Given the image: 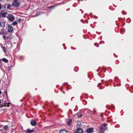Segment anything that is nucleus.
<instances>
[{"instance_id": "f257e3e1", "label": "nucleus", "mask_w": 133, "mask_h": 133, "mask_svg": "<svg viewBox=\"0 0 133 133\" xmlns=\"http://www.w3.org/2000/svg\"><path fill=\"white\" fill-rule=\"evenodd\" d=\"M7 18L10 22L13 21L15 19V17L12 15H9L7 17Z\"/></svg>"}, {"instance_id": "f03ea898", "label": "nucleus", "mask_w": 133, "mask_h": 133, "mask_svg": "<svg viewBox=\"0 0 133 133\" xmlns=\"http://www.w3.org/2000/svg\"><path fill=\"white\" fill-rule=\"evenodd\" d=\"M18 0H14L12 2V5L15 7H18L19 6V3L17 1Z\"/></svg>"}, {"instance_id": "7ed1b4c3", "label": "nucleus", "mask_w": 133, "mask_h": 133, "mask_svg": "<svg viewBox=\"0 0 133 133\" xmlns=\"http://www.w3.org/2000/svg\"><path fill=\"white\" fill-rule=\"evenodd\" d=\"M30 124L33 126H35L37 124V122L35 120H32L30 122Z\"/></svg>"}, {"instance_id": "20e7f679", "label": "nucleus", "mask_w": 133, "mask_h": 133, "mask_svg": "<svg viewBox=\"0 0 133 133\" xmlns=\"http://www.w3.org/2000/svg\"><path fill=\"white\" fill-rule=\"evenodd\" d=\"M13 30L12 27L10 25H8V32H11Z\"/></svg>"}, {"instance_id": "39448f33", "label": "nucleus", "mask_w": 133, "mask_h": 133, "mask_svg": "<svg viewBox=\"0 0 133 133\" xmlns=\"http://www.w3.org/2000/svg\"><path fill=\"white\" fill-rule=\"evenodd\" d=\"M94 131L93 128H91L87 129L86 132L87 133H91Z\"/></svg>"}, {"instance_id": "423d86ee", "label": "nucleus", "mask_w": 133, "mask_h": 133, "mask_svg": "<svg viewBox=\"0 0 133 133\" xmlns=\"http://www.w3.org/2000/svg\"><path fill=\"white\" fill-rule=\"evenodd\" d=\"M83 132V130L81 129L78 128H77L76 131V133H82Z\"/></svg>"}, {"instance_id": "0eeeda50", "label": "nucleus", "mask_w": 133, "mask_h": 133, "mask_svg": "<svg viewBox=\"0 0 133 133\" xmlns=\"http://www.w3.org/2000/svg\"><path fill=\"white\" fill-rule=\"evenodd\" d=\"M7 14L6 12H1V14L2 17H5L6 15Z\"/></svg>"}, {"instance_id": "6e6552de", "label": "nucleus", "mask_w": 133, "mask_h": 133, "mask_svg": "<svg viewBox=\"0 0 133 133\" xmlns=\"http://www.w3.org/2000/svg\"><path fill=\"white\" fill-rule=\"evenodd\" d=\"M107 125V124H104L102 125L101 127L103 129H104L105 130L106 129V127Z\"/></svg>"}, {"instance_id": "1a4fd4ad", "label": "nucleus", "mask_w": 133, "mask_h": 133, "mask_svg": "<svg viewBox=\"0 0 133 133\" xmlns=\"http://www.w3.org/2000/svg\"><path fill=\"white\" fill-rule=\"evenodd\" d=\"M59 132L60 133H69L66 130L64 129L60 131Z\"/></svg>"}, {"instance_id": "9d476101", "label": "nucleus", "mask_w": 133, "mask_h": 133, "mask_svg": "<svg viewBox=\"0 0 133 133\" xmlns=\"http://www.w3.org/2000/svg\"><path fill=\"white\" fill-rule=\"evenodd\" d=\"M5 22H1L0 26H1L3 27H4L5 26Z\"/></svg>"}, {"instance_id": "9b49d317", "label": "nucleus", "mask_w": 133, "mask_h": 133, "mask_svg": "<svg viewBox=\"0 0 133 133\" xmlns=\"http://www.w3.org/2000/svg\"><path fill=\"white\" fill-rule=\"evenodd\" d=\"M9 103H3L2 104V106H1V107H9Z\"/></svg>"}, {"instance_id": "f8f14e48", "label": "nucleus", "mask_w": 133, "mask_h": 133, "mask_svg": "<svg viewBox=\"0 0 133 133\" xmlns=\"http://www.w3.org/2000/svg\"><path fill=\"white\" fill-rule=\"evenodd\" d=\"M34 131V130H30L29 129H28L26 132L25 133H31V132H33Z\"/></svg>"}, {"instance_id": "ddd939ff", "label": "nucleus", "mask_w": 133, "mask_h": 133, "mask_svg": "<svg viewBox=\"0 0 133 133\" xmlns=\"http://www.w3.org/2000/svg\"><path fill=\"white\" fill-rule=\"evenodd\" d=\"M105 130L103 129V128L101 127L99 129V133H103Z\"/></svg>"}, {"instance_id": "4468645a", "label": "nucleus", "mask_w": 133, "mask_h": 133, "mask_svg": "<svg viewBox=\"0 0 133 133\" xmlns=\"http://www.w3.org/2000/svg\"><path fill=\"white\" fill-rule=\"evenodd\" d=\"M2 61L3 62L6 63L8 62V60L7 59L4 58L2 59Z\"/></svg>"}, {"instance_id": "2eb2a0df", "label": "nucleus", "mask_w": 133, "mask_h": 133, "mask_svg": "<svg viewBox=\"0 0 133 133\" xmlns=\"http://www.w3.org/2000/svg\"><path fill=\"white\" fill-rule=\"evenodd\" d=\"M8 125H5L3 127V128L4 130L7 129H8Z\"/></svg>"}, {"instance_id": "dca6fc26", "label": "nucleus", "mask_w": 133, "mask_h": 133, "mask_svg": "<svg viewBox=\"0 0 133 133\" xmlns=\"http://www.w3.org/2000/svg\"><path fill=\"white\" fill-rule=\"evenodd\" d=\"M72 120L71 119H70L68 121L67 123L69 125H70L71 123H72Z\"/></svg>"}, {"instance_id": "f3484780", "label": "nucleus", "mask_w": 133, "mask_h": 133, "mask_svg": "<svg viewBox=\"0 0 133 133\" xmlns=\"http://www.w3.org/2000/svg\"><path fill=\"white\" fill-rule=\"evenodd\" d=\"M17 23L16 21H15L13 22L12 24L13 25H17Z\"/></svg>"}, {"instance_id": "a211bd4d", "label": "nucleus", "mask_w": 133, "mask_h": 133, "mask_svg": "<svg viewBox=\"0 0 133 133\" xmlns=\"http://www.w3.org/2000/svg\"><path fill=\"white\" fill-rule=\"evenodd\" d=\"M4 52L5 53H6V48L5 47H3L2 48Z\"/></svg>"}, {"instance_id": "6ab92c4d", "label": "nucleus", "mask_w": 133, "mask_h": 133, "mask_svg": "<svg viewBox=\"0 0 133 133\" xmlns=\"http://www.w3.org/2000/svg\"><path fill=\"white\" fill-rule=\"evenodd\" d=\"M11 6V5L10 4H8L7 5V7L8 9H9Z\"/></svg>"}, {"instance_id": "aec40b11", "label": "nucleus", "mask_w": 133, "mask_h": 133, "mask_svg": "<svg viewBox=\"0 0 133 133\" xmlns=\"http://www.w3.org/2000/svg\"><path fill=\"white\" fill-rule=\"evenodd\" d=\"M3 102V100H1L0 99V106L1 107V106H2V104H1V103H2Z\"/></svg>"}, {"instance_id": "412c9836", "label": "nucleus", "mask_w": 133, "mask_h": 133, "mask_svg": "<svg viewBox=\"0 0 133 133\" xmlns=\"http://www.w3.org/2000/svg\"><path fill=\"white\" fill-rule=\"evenodd\" d=\"M82 116V115H78L77 117L79 118V117H81Z\"/></svg>"}, {"instance_id": "4be33fe9", "label": "nucleus", "mask_w": 133, "mask_h": 133, "mask_svg": "<svg viewBox=\"0 0 133 133\" xmlns=\"http://www.w3.org/2000/svg\"><path fill=\"white\" fill-rule=\"evenodd\" d=\"M21 19H20V18H19V19H18V21L19 22H21Z\"/></svg>"}, {"instance_id": "5701e85b", "label": "nucleus", "mask_w": 133, "mask_h": 133, "mask_svg": "<svg viewBox=\"0 0 133 133\" xmlns=\"http://www.w3.org/2000/svg\"><path fill=\"white\" fill-rule=\"evenodd\" d=\"M2 37L4 39H5V37L3 35L2 36Z\"/></svg>"}, {"instance_id": "b1692460", "label": "nucleus", "mask_w": 133, "mask_h": 133, "mask_svg": "<svg viewBox=\"0 0 133 133\" xmlns=\"http://www.w3.org/2000/svg\"><path fill=\"white\" fill-rule=\"evenodd\" d=\"M1 9V4H0V10Z\"/></svg>"}, {"instance_id": "393cba45", "label": "nucleus", "mask_w": 133, "mask_h": 133, "mask_svg": "<svg viewBox=\"0 0 133 133\" xmlns=\"http://www.w3.org/2000/svg\"><path fill=\"white\" fill-rule=\"evenodd\" d=\"M5 93L6 95H7V92L6 91L5 92Z\"/></svg>"}, {"instance_id": "a878e982", "label": "nucleus", "mask_w": 133, "mask_h": 133, "mask_svg": "<svg viewBox=\"0 0 133 133\" xmlns=\"http://www.w3.org/2000/svg\"><path fill=\"white\" fill-rule=\"evenodd\" d=\"M6 38H7L8 39H9V37H6Z\"/></svg>"}, {"instance_id": "bb28decb", "label": "nucleus", "mask_w": 133, "mask_h": 133, "mask_svg": "<svg viewBox=\"0 0 133 133\" xmlns=\"http://www.w3.org/2000/svg\"><path fill=\"white\" fill-rule=\"evenodd\" d=\"M2 93V92L1 91H0V95Z\"/></svg>"}, {"instance_id": "cd10ccee", "label": "nucleus", "mask_w": 133, "mask_h": 133, "mask_svg": "<svg viewBox=\"0 0 133 133\" xmlns=\"http://www.w3.org/2000/svg\"><path fill=\"white\" fill-rule=\"evenodd\" d=\"M2 0H0V1H2Z\"/></svg>"}, {"instance_id": "c85d7f7f", "label": "nucleus", "mask_w": 133, "mask_h": 133, "mask_svg": "<svg viewBox=\"0 0 133 133\" xmlns=\"http://www.w3.org/2000/svg\"><path fill=\"white\" fill-rule=\"evenodd\" d=\"M81 1H82L83 0H81Z\"/></svg>"}]
</instances>
